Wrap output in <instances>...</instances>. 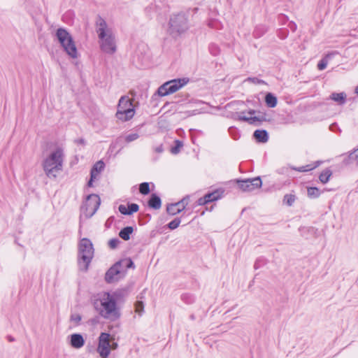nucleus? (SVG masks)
I'll use <instances>...</instances> for the list:
<instances>
[{
	"instance_id": "a211bd4d",
	"label": "nucleus",
	"mask_w": 358,
	"mask_h": 358,
	"mask_svg": "<svg viewBox=\"0 0 358 358\" xmlns=\"http://www.w3.org/2000/svg\"><path fill=\"white\" fill-rule=\"evenodd\" d=\"M253 137L259 143H266L268 140V134L264 129H257L255 131Z\"/></svg>"
},
{
	"instance_id": "473e14b6",
	"label": "nucleus",
	"mask_w": 358,
	"mask_h": 358,
	"mask_svg": "<svg viewBox=\"0 0 358 358\" xmlns=\"http://www.w3.org/2000/svg\"><path fill=\"white\" fill-rule=\"evenodd\" d=\"M210 193L213 195V199L217 201L222 198L224 191L222 189H217Z\"/></svg>"
},
{
	"instance_id": "f257e3e1",
	"label": "nucleus",
	"mask_w": 358,
	"mask_h": 358,
	"mask_svg": "<svg viewBox=\"0 0 358 358\" xmlns=\"http://www.w3.org/2000/svg\"><path fill=\"white\" fill-rule=\"evenodd\" d=\"M94 308L101 317L111 322L121 316L120 309L109 292H104L101 299L95 300Z\"/></svg>"
},
{
	"instance_id": "603ef678",
	"label": "nucleus",
	"mask_w": 358,
	"mask_h": 358,
	"mask_svg": "<svg viewBox=\"0 0 358 358\" xmlns=\"http://www.w3.org/2000/svg\"><path fill=\"white\" fill-rule=\"evenodd\" d=\"M190 319H191V320H194L195 319L194 315H193V314H192V315H190Z\"/></svg>"
},
{
	"instance_id": "58836bf2",
	"label": "nucleus",
	"mask_w": 358,
	"mask_h": 358,
	"mask_svg": "<svg viewBox=\"0 0 358 358\" xmlns=\"http://www.w3.org/2000/svg\"><path fill=\"white\" fill-rule=\"evenodd\" d=\"M81 320L82 317L79 314H73L71 315V321L75 322L76 324H79Z\"/></svg>"
},
{
	"instance_id": "f704fd0d",
	"label": "nucleus",
	"mask_w": 358,
	"mask_h": 358,
	"mask_svg": "<svg viewBox=\"0 0 358 358\" xmlns=\"http://www.w3.org/2000/svg\"><path fill=\"white\" fill-rule=\"evenodd\" d=\"M247 80L249 82H251L254 84H256V85H266V83L264 80L259 79L258 78H256V77H249L247 78Z\"/></svg>"
},
{
	"instance_id": "5701e85b",
	"label": "nucleus",
	"mask_w": 358,
	"mask_h": 358,
	"mask_svg": "<svg viewBox=\"0 0 358 358\" xmlns=\"http://www.w3.org/2000/svg\"><path fill=\"white\" fill-rule=\"evenodd\" d=\"M265 102L268 107L274 108L277 105V97L271 92H268L265 96Z\"/></svg>"
},
{
	"instance_id": "c03bdc74",
	"label": "nucleus",
	"mask_w": 358,
	"mask_h": 358,
	"mask_svg": "<svg viewBox=\"0 0 358 358\" xmlns=\"http://www.w3.org/2000/svg\"><path fill=\"white\" fill-rule=\"evenodd\" d=\"M204 196L206 197V201L208 203H210V202H213V201H215L214 199H213V195L212 194H210V192L209 193H207L204 195Z\"/></svg>"
},
{
	"instance_id": "393cba45",
	"label": "nucleus",
	"mask_w": 358,
	"mask_h": 358,
	"mask_svg": "<svg viewBox=\"0 0 358 358\" xmlns=\"http://www.w3.org/2000/svg\"><path fill=\"white\" fill-rule=\"evenodd\" d=\"M331 175V171L329 169H326L320 173L319 179L322 183L325 184L329 181Z\"/></svg>"
},
{
	"instance_id": "a878e982",
	"label": "nucleus",
	"mask_w": 358,
	"mask_h": 358,
	"mask_svg": "<svg viewBox=\"0 0 358 358\" xmlns=\"http://www.w3.org/2000/svg\"><path fill=\"white\" fill-rule=\"evenodd\" d=\"M307 193L308 197L310 199H315L320 196L321 191L317 187H310L308 188Z\"/></svg>"
},
{
	"instance_id": "f8f14e48",
	"label": "nucleus",
	"mask_w": 358,
	"mask_h": 358,
	"mask_svg": "<svg viewBox=\"0 0 358 358\" xmlns=\"http://www.w3.org/2000/svg\"><path fill=\"white\" fill-rule=\"evenodd\" d=\"M124 271L117 267V264L113 265L105 274V280L108 283H113L118 281L122 275Z\"/></svg>"
},
{
	"instance_id": "2f4dec72",
	"label": "nucleus",
	"mask_w": 358,
	"mask_h": 358,
	"mask_svg": "<svg viewBox=\"0 0 358 358\" xmlns=\"http://www.w3.org/2000/svg\"><path fill=\"white\" fill-rule=\"evenodd\" d=\"M125 292L122 290H117L110 294V296L114 299L115 301H119L121 298L124 297Z\"/></svg>"
},
{
	"instance_id": "1a4fd4ad",
	"label": "nucleus",
	"mask_w": 358,
	"mask_h": 358,
	"mask_svg": "<svg viewBox=\"0 0 358 358\" xmlns=\"http://www.w3.org/2000/svg\"><path fill=\"white\" fill-rule=\"evenodd\" d=\"M101 200L97 194H92L87 196L86 201L81 206V211L87 217H91L98 210Z\"/></svg>"
},
{
	"instance_id": "7ed1b4c3",
	"label": "nucleus",
	"mask_w": 358,
	"mask_h": 358,
	"mask_svg": "<svg viewBox=\"0 0 358 358\" xmlns=\"http://www.w3.org/2000/svg\"><path fill=\"white\" fill-rule=\"evenodd\" d=\"M167 31L173 38H178L189 28L188 15L184 12L172 14L169 20Z\"/></svg>"
},
{
	"instance_id": "09e8293b",
	"label": "nucleus",
	"mask_w": 358,
	"mask_h": 358,
	"mask_svg": "<svg viewBox=\"0 0 358 358\" xmlns=\"http://www.w3.org/2000/svg\"><path fill=\"white\" fill-rule=\"evenodd\" d=\"M7 339L9 342H13L15 341V338L12 336H8Z\"/></svg>"
},
{
	"instance_id": "3c124183",
	"label": "nucleus",
	"mask_w": 358,
	"mask_h": 358,
	"mask_svg": "<svg viewBox=\"0 0 358 358\" xmlns=\"http://www.w3.org/2000/svg\"><path fill=\"white\" fill-rule=\"evenodd\" d=\"M296 27V25L294 23H293L292 25H290V28H291L293 31H294V30H295Z\"/></svg>"
},
{
	"instance_id": "c9c22d12",
	"label": "nucleus",
	"mask_w": 358,
	"mask_h": 358,
	"mask_svg": "<svg viewBox=\"0 0 358 358\" xmlns=\"http://www.w3.org/2000/svg\"><path fill=\"white\" fill-rule=\"evenodd\" d=\"M266 31V28L263 26L257 27L254 31V35L255 37H260Z\"/></svg>"
},
{
	"instance_id": "f3484780",
	"label": "nucleus",
	"mask_w": 358,
	"mask_h": 358,
	"mask_svg": "<svg viewBox=\"0 0 358 358\" xmlns=\"http://www.w3.org/2000/svg\"><path fill=\"white\" fill-rule=\"evenodd\" d=\"M148 205L150 208L158 210L162 206V200L157 194L153 193L150 195Z\"/></svg>"
},
{
	"instance_id": "0eeeda50",
	"label": "nucleus",
	"mask_w": 358,
	"mask_h": 358,
	"mask_svg": "<svg viewBox=\"0 0 358 358\" xmlns=\"http://www.w3.org/2000/svg\"><path fill=\"white\" fill-rule=\"evenodd\" d=\"M135 111L131 100L127 96H122L118 103L116 117L123 122L128 121L133 117Z\"/></svg>"
},
{
	"instance_id": "cd10ccee",
	"label": "nucleus",
	"mask_w": 358,
	"mask_h": 358,
	"mask_svg": "<svg viewBox=\"0 0 358 358\" xmlns=\"http://www.w3.org/2000/svg\"><path fill=\"white\" fill-rule=\"evenodd\" d=\"M183 146V143L182 141L179 140L175 141V146L171 148V152L173 155L178 154L180 152V149Z\"/></svg>"
},
{
	"instance_id": "39448f33",
	"label": "nucleus",
	"mask_w": 358,
	"mask_h": 358,
	"mask_svg": "<svg viewBox=\"0 0 358 358\" xmlns=\"http://www.w3.org/2000/svg\"><path fill=\"white\" fill-rule=\"evenodd\" d=\"M78 266L80 270L87 271L94 256L92 242L87 238H83L78 246Z\"/></svg>"
},
{
	"instance_id": "a18cd8bd",
	"label": "nucleus",
	"mask_w": 358,
	"mask_h": 358,
	"mask_svg": "<svg viewBox=\"0 0 358 358\" xmlns=\"http://www.w3.org/2000/svg\"><path fill=\"white\" fill-rule=\"evenodd\" d=\"M75 143H77V144H80V145H85V141L84 138H78V139H76L75 140Z\"/></svg>"
},
{
	"instance_id": "423d86ee",
	"label": "nucleus",
	"mask_w": 358,
	"mask_h": 358,
	"mask_svg": "<svg viewBox=\"0 0 358 358\" xmlns=\"http://www.w3.org/2000/svg\"><path fill=\"white\" fill-rule=\"evenodd\" d=\"M56 37L66 54L71 58L78 57V50L71 35L64 28L56 31Z\"/></svg>"
},
{
	"instance_id": "412c9836",
	"label": "nucleus",
	"mask_w": 358,
	"mask_h": 358,
	"mask_svg": "<svg viewBox=\"0 0 358 358\" xmlns=\"http://www.w3.org/2000/svg\"><path fill=\"white\" fill-rule=\"evenodd\" d=\"M343 163L346 165L352 163L358 165V148L350 153L348 157L343 160Z\"/></svg>"
},
{
	"instance_id": "49530a36",
	"label": "nucleus",
	"mask_w": 358,
	"mask_h": 358,
	"mask_svg": "<svg viewBox=\"0 0 358 358\" xmlns=\"http://www.w3.org/2000/svg\"><path fill=\"white\" fill-rule=\"evenodd\" d=\"M95 179H96V178H93L92 175H90V180L87 182V186L88 187H92L93 186V182H94V180Z\"/></svg>"
},
{
	"instance_id": "8fccbe9b",
	"label": "nucleus",
	"mask_w": 358,
	"mask_h": 358,
	"mask_svg": "<svg viewBox=\"0 0 358 358\" xmlns=\"http://www.w3.org/2000/svg\"><path fill=\"white\" fill-rule=\"evenodd\" d=\"M256 113V110H253V109H250L249 111H248V114L250 115H254Z\"/></svg>"
},
{
	"instance_id": "864d4df0",
	"label": "nucleus",
	"mask_w": 358,
	"mask_h": 358,
	"mask_svg": "<svg viewBox=\"0 0 358 358\" xmlns=\"http://www.w3.org/2000/svg\"><path fill=\"white\" fill-rule=\"evenodd\" d=\"M355 92L358 94V86L355 89Z\"/></svg>"
},
{
	"instance_id": "4468645a",
	"label": "nucleus",
	"mask_w": 358,
	"mask_h": 358,
	"mask_svg": "<svg viewBox=\"0 0 358 358\" xmlns=\"http://www.w3.org/2000/svg\"><path fill=\"white\" fill-rule=\"evenodd\" d=\"M70 338V345L73 348L79 349L85 345V339L80 334H73Z\"/></svg>"
},
{
	"instance_id": "37998d69",
	"label": "nucleus",
	"mask_w": 358,
	"mask_h": 358,
	"mask_svg": "<svg viewBox=\"0 0 358 358\" xmlns=\"http://www.w3.org/2000/svg\"><path fill=\"white\" fill-rule=\"evenodd\" d=\"M197 203L199 206H203L208 203L207 202L206 197L203 196L198 199Z\"/></svg>"
},
{
	"instance_id": "ea45409f",
	"label": "nucleus",
	"mask_w": 358,
	"mask_h": 358,
	"mask_svg": "<svg viewBox=\"0 0 358 358\" xmlns=\"http://www.w3.org/2000/svg\"><path fill=\"white\" fill-rule=\"evenodd\" d=\"M209 49H210V53L213 55L215 56L219 54L220 50H219L218 47L216 46L215 45H211L210 46Z\"/></svg>"
},
{
	"instance_id": "e433bc0d",
	"label": "nucleus",
	"mask_w": 358,
	"mask_h": 358,
	"mask_svg": "<svg viewBox=\"0 0 358 358\" xmlns=\"http://www.w3.org/2000/svg\"><path fill=\"white\" fill-rule=\"evenodd\" d=\"M139 135L137 133L129 134L125 136V141L127 143H130L138 139Z\"/></svg>"
},
{
	"instance_id": "79ce46f5",
	"label": "nucleus",
	"mask_w": 358,
	"mask_h": 358,
	"mask_svg": "<svg viewBox=\"0 0 358 358\" xmlns=\"http://www.w3.org/2000/svg\"><path fill=\"white\" fill-rule=\"evenodd\" d=\"M264 264V259L259 258V259H257L254 264V268L255 269H258L262 264Z\"/></svg>"
},
{
	"instance_id": "7c9ffc66",
	"label": "nucleus",
	"mask_w": 358,
	"mask_h": 358,
	"mask_svg": "<svg viewBox=\"0 0 358 358\" xmlns=\"http://www.w3.org/2000/svg\"><path fill=\"white\" fill-rule=\"evenodd\" d=\"M180 222H181L180 218L176 217L173 220L170 222L167 226H168L169 229H170L171 230H173L179 227Z\"/></svg>"
},
{
	"instance_id": "aec40b11",
	"label": "nucleus",
	"mask_w": 358,
	"mask_h": 358,
	"mask_svg": "<svg viewBox=\"0 0 358 358\" xmlns=\"http://www.w3.org/2000/svg\"><path fill=\"white\" fill-rule=\"evenodd\" d=\"M105 164L103 161L100 160L96 162L92 166L90 175H92L93 178H96L98 175L104 169Z\"/></svg>"
},
{
	"instance_id": "f03ea898",
	"label": "nucleus",
	"mask_w": 358,
	"mask_h": 358,
	"mask_svg": "<svg viewBox=\"0 0 358 358\" xmlns=\"http://www.w3.org/2000/svg\"><path fill=\"white\" fill-rule=\"evenodd\" d=\"M96 32L101 41L100 48L105 53L113 55L116 51L115 37L104 19L97 16L96 21Z\"/></svg>"
},
{
	"instance_id": "c85d7f7f",
	"label": "nucleus",
	"mask_w": 358,
	"mask_h": 358,
	"mask_svg": "<svg viewBox=\"0 0 358 358\" xmlns=\"http://www.w3.org/2000/svg\"><path fill=\"white\" fill-rule=\"evenodd\" d=\"M139 192L141 194L147 195L150 193V185L148 182H144L139 185Z\"/></svg>"
},
{
	"instance_id": "6e6552de",
	"label": "nucleus",
	"mask_w": 358,
	"mask_h": 358,
	"mask_svg": "<svg viewBox=\"0 0 358 358\" xmlns=\"http://www.w3.org/2000/svg\"><path fill=\"white\" fill-rule=\"evenodd\" d=\"M189 82V78H183L173 79L166 82L162 85L157 90V93L161 96H164L172 94L180 90L182 87Z\"/></svg>"
},
{
	"instance_id": "9b49d317",
	"label": "nucleus",
	"mask_w": 358,
	"mask_h": 358,
	"mask_svg": "<svg viewBox=\"0 0 358 358\" xmlns=\"http://www.w3.org/2000/svg\"><path fill=\"white\" fill-rule=\"evenodd\" d=\"M109 336L110 335L107 333H101L99 336L97 351L103 358H106L110 354Z\"/></svg>"
},
{
	"instance_id": "9d476101",
	"label": "nucleus",
	"mask_w": 358,
	"mask_h": 358,
	"mask_svg": "<svg viewBox=\"0 0 358 358\" xmlns=\"http://www.w3.org/2000/svg\"><path fill=\"white\" fill-rule=\"evenodd\" d=\"M234 182L237 184L239 189L247 192L260 188L262 185V179L259 176L244 180L236 179Z\"/></svg>"
},
{
	"instance_id": "bb28decb",
	"label": "nucleus",
	"mask_w": 358,
	"mask_h": 358,
	"mask_svg": "<svg viewBox=\"0 0 358 358\" xmlns=\"http://www.w3.org/2000/svg\"><path fill=\"white\" fill-rule=\"evenodd\" d=\"M331 54L327 55L324 58H322L317 64V69L320 71L324 70L328 64V59L331 57Z\"/></svg>"
},
{
	"instance_id": "72a5a7b5",
	"label": "nucleus",
	"mask_w": 358,
	"mask_h": 358,
	"mask_svg": "<svg viewBox=\"0 0 358 358\" xmlns=\"http://www.w3.org/2000/svg\"><path fill=\"white\" fill-rule=\"evenodd\" d=\"M136 312L141 315L144 311V303L141 301H137L135 303Z\"/></svg>"
},
{
	"instance_id": "6ab92c4d",
	"label": "nucleus",
	"mask_w": 358,
	"mask_h": 358,
	"mask_svg": "<svg viewBox=\"0 0 358 358\" xmlns=\"http://www.w3.org/2000/svg\"><path fill=\"white\" fill-rule=\"evenodd\" d=\"M115 264H117V267L124 271V274L126 273L127 268L134 267V262L130 258L121 259L116 262Z\"/></svg>"
},
{
	"instance_id": "4c0bfd02",
	"label": "nucleus",
	"mask_w": 358,
	"mask_h": 358,
	"mask_svg": "<svg viewBox=\"0 0 358 358\" xmlns=\"http://www.w3.org/2000/svg\"><path fill=\"white\" fill-rule=\"evenodd\" d=\"M120 243V241L118 238H112L108 241V246L111 249H115Z\"/></svg>"
},
{
	"instance_id": "b1692460",
	"label": "nucleus",
	"mask_w": 358,
	"mask_h": 358,
	"mask_svg": "<svg viewBox=\"0 0 358 358\" xmlns=\"http://www.w3.org/2000/svg\"><path fill=\"white\" fill-rule=\"evenodd\" d=\"M330 98L334 101L338 102L339 104H343L345 103L346 101V95L343 92H334L331 94Z\"/></svg>"
},
{
	"instance_id": "dca6fc26",
	"label": "nucleus",
	"mask_w": 358,
	"mask_h": 358,
	"mask_svg": "<svg viewBox=\"0 0 358 358\" xmlns=\"http://www.w3.org/2000/svg\"><path fill=\"white\" fill-rule=\"evenodd\" d=\"M139 209V206L136 203H129L127 206L124 205H120L118 207L119 211L125 215H130L134 213H136Z\"/></svg>"
},
{
	"instance_id": "4be33fe9",
	"label": "nucleus",
	"mask_w": 358,
	"mask_h": 358,
	"mask_svg": "<svg viewBox=\"0 0 358 358\" xmlns=\"http://www.w3.org/2000/svg\"><path fill=\"white\" fill-rule=\"evenodd\" d=\"M134 231L132 227L128 226L122 229L119 232V236L124 241H128L130 239V236Z\"/></svg>"
},
{
	"instance_id": "a19ab883",
	"label": "nucleus",
	"mask_w": 358,
	"mask_h": 358,
	"mask_svg": "<svg viewBox=\"0 0 358 358\" xmlns=\"http://www.w3.org/2000/svg\"><path fill=\"white\" fill-rule=\"evenodd\" d=\"M315 167H316V166H312V165L309 164V165L301 166L297 170L299 171H300V172H305V171H310V170L313 169Z\"/></svg>"
},
{
	"instance_id": "ddd939ff",
	"label": "nucleus",
	"mask_w": 358,
	"mask_h": 358,
	"mask_svg": "<svg viewBox=\"0 0 358 358\" xmlns=\"http://www.w3.org/2000/svg\"><path fill=\"white\" fill-rule=\"evenodd\" d=\"M187 205V201L186 199L184 198L178 202L168 204L166 206V212L171 215H175L182 212Z\"/></svg>"
},
{
	"instance_id": "de8ad7c7",
	"label": "nucleus",
	"mask_w": 358,
	"mask_h": 358,
	"mask_svg": "<svg viewBox=\"0 0 358 358\" xmlns=\"http://www.w3.org/2000/svg\"><path fill=\"white\" fill-rule=\"evenodd\" d=\"M155 151L158 153H161L163 151L162 145H160L159 146L157 147Z\"/></svg>"
},
{
	"instance_id": "2eb2a0df",
	"label": "nucleus",
	"mask_w": 358,
	"mask_h": 358,
	"mask_svg": "<svg viewBox=\"0 0 358 358\" xmlns=\"http://www.w3.org/2000/svg\"><path fill=\"white\" fill-rule=\"evenodd\" d=\"M243 114H244V112L236 113L235 114L233 115V117L236 120H238L240 121H243V122H247L251 124H254L255 122H262V120H264L263 117H259L257 116L248 117L243 115Z\"/></svg>"
},
{
	"instance_id": "20e7f679",
	"label": "nucleus",
	"mask_w": 358,
	"mask_h": 358,
	"mask_svg": "<svg viewBox=\"0 0 358 358\" xmlns=\"http://www.w3.org/2000/svg\"><path fill=\"white\" fill-rule=\"evenodd\" d=\"M63 150L57 148L43 163V170L48 178L57 177V173L62 169Z\"/></svg>"
},
{
	"instance_id": "c756f323",
	"label": "nucleus",
	"mask_w": 358,
	"mask_h": 358,
	"mask_svg": "<svg viewBox=\"0 0 358 358\" xmlns=\"http://www.w3.org/2000/svg\"><path fill=\"white\" fill-rule=\"evenodd\" d=\"M295 200H296L295 195L285 194L284 196L283 202L285 203L287 206H291L294 203Z\"/></svg>"
}]
</instances>
